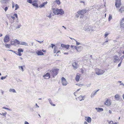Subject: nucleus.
I'll list each match as a JSON object with an SVG mask.
<instances>
[{
    "mask_svg": "<svg viewBox=\"0 0 124 124\" xmlns=\"http://www.w3.org/2000/svg\"><path fill=\"white\" fill-rule=\"evenodd\" d=\"M53 11L55 15H62L64 13V11L62 9H58L57 8H53Z\"/></svg>",
    "mask_w": 124,
    "mask_h": 124,
    "instance_id": "f257e3e1",
    "label": "nucleus"
},
{
    "mask_svg": "<svg viewBox=\"0 0 124 124\" xmlns=\"http://www.w3.org/2000/svg\"><path fill=\"white\" fill-rule=\"evenodd\" d=\"M59 70L58 69H52L50 71V72L53 77L54 78L55 76H56Z\"/></svg>",
    "mask_w": 124,
    "mask_h": 124,
    "instance_id": "f03ea898",
    "label": "nucleus"
},
{
    "mask_svg": "<svg viewBox=\"0 0 124 124\" xmlns=\"http://www.w3.org/2000/svg\"><path fill=\"white\" fill-rule=\"evenodd\" d=\"M105 71L98 68L96 69L95 70V72L96 74L98 75H101L104 73Z\"/></svg>",
    "mask_w": 124,
    "mask_h": 124,
    "instance_id": "7ed1b4c3",
    "label": "nucleus"
},
{
    "mask_svg": "<svg viewBox=\"0 0 124 124\" xmlns=\"http://www.w3.org/2000/svg\"><path fill=\"white\" fill-rule=\"evenodd\" d=\"M121 0H116L115 5L116 8L119 7L121 5Z\"/></svg>",
    "mask_w": 124,
    "mask_h": 124,
    "instance_id": "20e7f679",
    "label": "nucleus"
},
{
    "mask_svg": "<svg viewBox=\"0 0 124 124\" xmlns=\"http://www.w3.org/2000/svg\"><path fill=\"white\" fill-rule=\"evenodd\" d=\"M62 83L63 85L66 86L67 85V82L65 78L63 77L62 78Z\"/></svg>",
    "mask_w": 124,
    "mask_h": 124,
    "instance_id": "39448f33",
    "label": "nucleus"
},
{
    "mask_svg": "<svg viewBox=\"0 0 124 124\" xmlns=\"http://www.w3.org/2000/svg\"><path fill=\"white\" fill-rule=\"evenodd\" d=\"M9 41V35H6L4 38V41L5 43H7Z\"/></svg>",
    "mask_w": 124,
    "mask_h": 124,
    "instance_id": "423d86ee",
    "label": "nucleus"
},
{
    "mask_svg": "<svg viewBox=\"0 0 124 124\" xmlns=\"http://www.w3.org/2000/svg\"><path fill=\"white\" fill-rule=\"evenodd\" d=\"M86 12V10L85 9H82L80 11H78V13L79 14L83 15Z\"/></svg>",
    "mask_w": 124,
    "mask_h": 124,
    "instance_id": "0eeeda50",
    "label": "nucleus"
},
{
    "mask_svg": "<svg viewBox=\"0 0 124 124\" xmlns=\"http://www.w3.org/2000/svg\"><path fill=\"white\" fill-rule=\"evenodd\" d=\"M120 25L121 28H124V18H123L120 20Z\"/></svg>",
    "mask_w": 124,
    "mask_h": 124,
    "instance_id": "6e6552de",
    "label": "nucleus"
},
{
    "mask_svg": "<svg viewBox=\"0 0 124 124\" xmlns=\"http://www.w3.org/2000/svg\"><path fill=\"white\" fill-rule=\"evenodd\" d=\"M74 48L78 52H80L81 51L82 49V47L81 46H78V47L75 46Z\"/></svg>",
    "mask_w": 124,
    "mask_h": 124,
    "instance_id": "1a4fd4ad",
    "label": "nucleus"
},
{
    "mask_svg": "<svg viewBox=\"0 0 124 124\" xmlns=\"http://www.w3.org/2000/svg\"><path fill=\"white\" fill-rule=\"evenodd\" d=\"M91 29V27L90 26H85L84 28V30L86 31H89Z\"/></svg>",
    "mask_w": 124,
    "mask_h": 124,
    "instance_id": "9d476101",
    "label": "nucleus"
},
{
    "mask_svg": "<svg viewBox=\"0 0 124 124\" xmlns=\"http://www.w3.org/2000/svg\"><path fill=\"white\" fill-rule=\"evenodd\" d=\"M45 78L49 79L50 77V74L49 73H47L43 76Z\"/></svg>",
    "mask_w": 124,
    "mask_h": 124,
    "instance_id": "9b49d317",
    "label": "nucleus"
},
{
    "mask_svg": "<svg viewBox=\"0 0 124 124\" xmlns=\"http://www.w3.org/2000/svg\"><path fill=\"white\" fill-rule=\"evenodd\" d=\"M72 65L74 69L75 70L78 68V66L77 63L76 62H73L72 64Z\"/></svg>",
    "mask_w": 124,
    "mask_h": 124,
    "instance_id": "f8f14e48",
    "label": "nucleus"
},
{
    "mask_svg": "<svg viewBox=\"0 0 124 124\" xmlns=\"http://www.w3.org/2000/svg\"><path fill=\"white\" fill-rule=\"evenodd\" d=\"M113 58V60L114 62H116L118 59V56L117 55L114 56Z\"/></svg>",
    "mask_w": 124,
    "mask_h": 124,
    "instance_id": "ddd939ff",
    "label": "nucleus"
},
{
    "mask_svg": "<svg viewBox=\"0 0 124 124\" xmlns=\"http://www.w3.org/2000/svg\"><path fill=\"white\" fill-rule=\"evenodd\" d=\"M36 53L37 55H44L43 53L41 51V50L37 51Z\"/></svg>",
    "mask_w": 124,
    "mask_h": 124,
    "instance_id": "4468645a",
    "label": "nucleus"
},
{
    "mask_svg": "<svg viewBox=\"0 0 124 124\" xmlns=\"http://www.w3.org/2000/svg\"><path fill=\"white\" fill-rule=\"evenodd\" d=\"M99 90V89L97 91H96L95 92H93L92 93L91 95V98H93L94 96L97 94V93Z\"/></svg>",
    "mask_w": 124,
    "mask_h": 124,
    "instance_id": "2eb2a0df",
    "label": "nucleus"
},
{
    "mask_svg": "<svg viewBox=\"0 0 124 124\" xmlns=\"http://www.w3.org/2000/svg\"><path fill=\"white\" fill-rule=\"evenodd\" d=\"M85 120L89 123H90L91 122L92 119L89 116Z\"/></svg>",
    "mask_w": 124,
    "mask_h": 124,
    "instance_id": "dca6fc26",
    "label": "nucleus"
},
{
    "mask_svg": "<svg viewBox=\"0 0 124 124\" xmlns=\"http://www.w3.org/2000/svg\"><path fill=\"white\" fill-rule=\"evenodd\" d=\"M105 104L106 105L108 106H110L111 105V103L110 101L108 99L106 101Z\"/></svg>",
    "mask_w": 124,
    "mask_h": 124,
    "instance_id": "f3484780",
    "label": "nucleus"
},
{
    "mask_svg": "<svg viewBox=\"0 0 124 124\" xmlns=\"http://www.w3.org/2000/svg\"><path fill=\"white\" fill-rule=\"evenodd\" d=\"M85 96H82L80 95L79 97L78 98L79 100L81 101L82 100H83L85 99Z\"/></svg>",
    "mask_w": 124,
    "mask_h": 124,
    "instance_id": "a211bd4d",
    "label": "nucleus"
},
{
    "mask_svg": "<svg viewBox=\"0 0 124 124\" xmlns=\"http://www.w3.org/2000/svg\"><path fill=\"white\" fill-rule=\"evenodd\" d=\"M95 109L97 110V111L98 112H100L101 111H102L103 110L102 108H96Z\"/></svg>",
    "mask_w": 124,
    "mask_h": 124,
    "instance_id": "6ab92c4d",
    "label": "nucleus"
},
{
    "mask_svg": "<svg viewBox=\"0 0 124 124\" xmlns=\"http://www.w3.org/2000/svg\"><path fill=\"white\" fill-rule=\"evenodd\" d=\"M19 44L24 45L25 46H28L27 43L24 42L20 41Z\"/></svg>",
    "mask_w": 124,
    "mask_h": 124,
    "instance_id": "aec40b11",
    "label": "nucleus"
},
{
    "mask_svg": "<svg viewBox=\"0 0 124 124\" xmlns=\"http://www.w3.org/2000/svg\"><path fill=\"white\" fill-rule=\"evenodd\" d=\"M47 2L46 1L45 2H44L42 4H41L39 6V7L40 8H41L43 7H44V6L47 3Z\"/></svg>",
    "mask_w": 124,
    "mask_h": 124,
    "instance_id": "412c9836",
    "label": "nucleus"
},
{
    "mask_svg": "<svg viewBox=\"0 0 124 124\" xmlns=\"http://www.w3.org/2000/svg\"><path fill=\"white\" fill-rule=\"evenodd\" d=\"M9 91L10 93H16V91L14 89L10 88L9 90Z\"/></svg>",
    "mask_w": 124,
    "mask_h": 124,
    "instance_id": "4be33fe9",
    "label": "nucleus"
},
{
    "mask_svg": "<svg viewBox=\"0 0 124 124\" xmlns=\"http://www.w3.org/2000/svg\"><path fill=\"white\" fill-rule=\"evenodd\" d=\"M15 44V45H16V44H19L20 41H19L18 40H17V39H15L14 40V42Z\"/></svg>",
    "mask_w": 124,
    "mask_h": 124,
    "instance_id": "5701e85b",
    "label": "nucleus"
},
{
    "mask_svg": "<svg viewBox=\"0 0 124 124\" xmlns=\"http://www.w3.org/2000/svg\"><path fill=\"white\" fill-rule=\"evenodd\" d=\"M120 97V95L118 94H116L115 96V98L116 99V100L117 101L119 100Z\"/></svg>",
    "mask_w": 124,
    "mask_h": 124,
    "instance_id": "b1692460",
    "label": "nucleus"
},
{
    "mask_svg": "<svg viewBox=\"0 0 124 124\" xmlns=\"http://www.w3.org/2000/svg\"><path fill=\"white\" fill-rule=\"evenodd\" d=\"M124 11V7H122L119 9V12L122 13Z\"/></svg>",
    "mask_w": 124,
    "mask_h": 124,
    "instance_id": "393cba45",
    "label": "nucleus"
},
{
    "mask_svg": "<svg viewBox=\"0 0 124 124\" xmlns=\"http://www.w3.org/2000/svg\"><path fill=\"white\" fill-rule=\"evenodd\" d=\"M80 78V76L79 75H77L75 78V79L76 81L77 82L78 81H79Z\"/></svg>",
    "mask_w": 124,
    "mask_h": 124,
    "instance_id": "a878e982",
    "label": "nucleus"
},
{
    "mask_svg": "<svg viewBox=\"0 0 124 124\" xmlns=\"http://www.w3.org/2000/svg\"><path fill=\"white\" fill-rule=\"evenodd\" d=\"M11 45L10 44H5V46L6 48H10Z\"/></svg>",
    "mask_w": 124,
    "mask_h": 124,
    "instance_id": "bb28decb",
    "label": "nucleus"
},
{
    "mask_svg": "<svg viewBox=\"0 0 124 124\" xmlns=\"http://www.w3.org/2000/svg\"><path fill=\"white\" fill-rule=\"evenodd\" d=\"M32 5L34 6L36 8H38V4L34 2H33L32 4Z\"/></svg>",
    "mask_w": 124,
    "mask_h": 124,
    "instance_id": "cd10ccee",
    "label": "nucleus"
},
{
    "mask_svg": "<svg viewBox=\"0 0 124 124\" xmlns=\"http://www.w3.org/2000/svg\"><path fill=\"white\" fill-rule=\"evenodd\" d=\"M109 33L108 32H106L105 34H104V36L105 37V38L109 34Z\"/></svg>",
    "mask_w": 124,
    "mask_h": 124,
    "instance_id": "c85d7f7f",
    "label": "nucleus"
},
{
    "mask_svg": "<svg viewBox=\"0 0 124 124\" xmlns=\"http://www.w3.org/2000/svg\"><path fill=\"white\" fill-rule=\"evenodd\" d=\"M112 15L110 14L109 15L108 18V20L109 21H110L112 19Z\"/></svg>",
    "mask_w": 124,
    "mask_h": 124,
    "instance_id": "c756f323",
    "label": "nucleus"
},
{
    "mask_svg": "<svg viewBox=\"0 0 124 124\" xmlns=\"http://www.w3.org/2000/svg\"><path fill=\"white\" fill-rule=\"evenodd\" d=\"M18 52H23V50L22 48H19L18 49Z\"/></svg>",
    "mask_w": 124,
    "mask_h": 124,
    "instance_id": "7c9ffc66",
    "label": "nucleus"
},
{
    "mask_svg": "<svg viewBox=\"0 0 124 124\" xmlns=\"http://www.w3.org/2000/svg\"><path fill=\"white\" fill-rule=\"evenodd\" d=\"M55 1L58 5H60L61 4V2L60 0H56Z\"/></svg>",
    "mask_w": 124,
    "mask_h": 124,
    "instance_id": "2f4dec72",
    "label": "nucleus"
},
{
    "mask_svg": "<svg viewBox=\"0 0 124 124\" xmlns=\"http://www.w3.org/2000/svg\"><path fill=\"white\" fill-rule=\"evenodd\" d=\"M15 6L16 7L15 9V10H16L17 9H18L19 8V6L17 4H16Z\"/></svg>",
    "mask_w": 124,
    "mask_h": 124,
    "instance_id": "473e14b6",
    "label": "nucleus"
},
{
    "mask_svg": "<svg viewBox=\"0 0 124 124\" xmlns=\"http://www.w3.org/2000/svg\"><path fill=\"white\" fill-rule=\"evenodd\" d=\"M23 66H19L18 67L19 68V69H20V68L21 69V70L22 71H23Z\"/></svg>",
    "mask_w": 124,
    "mask_h": 124,
    "instance_id": "72a5a7b5",
    "label": "nucleus"
},
{
    "mask_svg": "<svg viewBox=\"0 0 124 124\" xmlns=\"http://www.w3.org/2000/svg\"><path fill=\"white\" fill-rule=\"evenodd\" d=\"M69 47V45H65L64 46V48L68 49Z\"/></svg>",
    "mask_w": 124,
    "mask_h": 124,
    "instance_id": "f704fd0d",
    "label": "nucleus"
},
{
    "mask_svg": "<svg viewBox=\"0 0 124 124\" xmlns=\"http://www.w3.org/2000/svg\"><path fill=\"white\" fill-rule=\"evenodd\" d=\"M124 58V55L122 56L120 58V60H121V61L122 62L123 59Z\"/></svg>",
    "mask_w": 124,
    "mask_h": 124,
    "instance_id": "c9c22d12",
    "label": "nucleus"
},
{
    "mask_svg": "<svg viewBox=\"0 0 124 124\" xmlns=\"http://www.w3.org/2000/svg\"><path fill=\"white\" fill-rule=\"evenodd\" d=\"M48 100H49L50 104L51 105H52V104H53L52 102V101L50 99V98L48 99Z\"/></svg>",
    "mask_w": 124,
    "mask_h": 124,
    "instance_id": "e433bc0d",
    "label": "nucleus"
},
{
    "mask_svg": "<svg viewBox=\"0 0 124 124\" xmlns=\"http://www.w3.org/2000/svg\"><path fill=\"white\" fill-rule=\"evenodd\" d=\"M27 2L30 3H32V0H27Z\"/></svg>",
    "mask_w": 124,
    "mask_h": 124,
    "instance_id": "4c0bfd02",
    "label": "nucleus"
},
{
    "mask_svg": "<svg viewBox=\"0 0 124 124\" xmlns=\"http://www.w3.org/2000/svg\"><path fill=\"white\" fill-rule=\"evenodd\" d=\"M14 42V40H11V43L12 45H15Z\"/></svg>",
    "mask_w": 124,
    "mask_h": 124,
    "instance_id": "58836bf2",
    "label": "nucleus"
},
{
    "mask_svg": "<svg viewBox=\"0 0 124 124\" xmlns=\"http://www.w3.org/2000/svg\"><path fill=\"white\" fill-rule=\"evenodd\" d=\"M2 109H7V110H10V111L11 110V109H9L8 108H6V107H3L2 108Z\"/></svg>",
    "mask_w": 124,
    "mask_h": 124,
    "instance_id": "ea45409f",
    "label": "nucleus"
},
{
    "mask_svg": "<svg viewBox=\"0 0 124 124\" xmlns=\"http://www.w3.org/2000/svg\"><path fill=\"white\" fill-rule=\"evenodd\" d=\"M108 123L109 124H113V121H111L108 122Z\"/></svg>",
    "mask_w": 124,
    "mask_h": 124,
    "instance_id": "a19ab883",
    "label": "nucleus"
},
{
    "mask_svg": "<svg viewBox=\"0 0 124 124\" xmlns=\"http://www.w3.org/2000/svg\"><path fill=\"white\" fill-rule=\"evenodd\" d=\"M21 26L20 24L19 25H18L17 26V27H16V29L19 28H20Z\"/></svg>",
    "mask_w": 124,
    "mask_h": 124,
    "instance_id": "79ce46f5",
    "label": "nucleus"
},
{
    "mask_svg": "<svg viewBox=\"0 0 124 124\" xmlns=\"http://www.w3.org/2000/svg\"><path fill=\"white\" fill-rule=\"evenodd\" d=\"M75 41H76V45H79L80 44V43H79L76 40H75Z\"/></svg>",
    "mask_w": 124,
    "mask_h": 124,
    "instance_id": "37998d69",
    "label": "nucleus"
},
{
    "mask_svg": "<svg viewBox=\"0 0 124 124\" xmlns=\"http://www.w3.org/2000/svg\"><path fill=\"white\" fill-rule=\"evenodd\" d=\"M13 16H15L16 18H17L18 16H17V15L16 14H15V13L13 15Z\"/></svg>",
    "mask_w": 124,
    "mask_h": 124,
    "instance_id": "c03bdc74",
    "label": "nucleus"
},
{
    "mask_svg": "<svg viewBox=\"0 0 124 124\" xmlns=\"http://www.w3.org/2000/svg\"><path fill=\"white\" fill-rule=\"evenodd\" d=\"M6 78V77H2L1 78V80H3Z\"/></svg>",
    "mask_w": 124,
    "mask_h": 124,
    "instance_id": "a18cd8bd",
    "label": "nucleus"
},
{
    "mask_svg": "<svg viewBox=\"0 0 124 124\" xmlns=\"http://www.w3.org/2000/svg\"><path fill=\"white\" fill-rule=\"evenodd\" d=\"M6 114H7L6 113H3L2 114H0L2 115L3 116H6Z\"/></svg>",
    "mask_w": 124,
    "mask_h": 124,
    "instance_id": "49530a36",
    "label": "nucleus"
},
{
    "mask_svg": "<svg viewBox=\"0 0 124 124\" xmlns=\"http://www.w3.org/2000/svg\"><path fill=\"white\" fill-rule=\"evenodd\" d=\"M56 49L55 48H54V53H55L56 52Z\"/></svg>",
    "mask_w": 124,
    "mask_h": 124,
    "instance_id": "de8ad7c7",
    "label": "nucleus"
},
{
    "mask_svg": "<svg viewBox=\"0 0 124 124\" xmlns=\"http://www.w3.org/2000/svg\"><path fill=\"white\" fill-rule=\"evenodd\" d=\"M8 9V8L7 7H6L5 8L4 10L5 12H6L7 10Z\"/></svg>",
    "mask_w": 124,
    "mask_h": 124,
    "instance_id": "09e8293b",
    "label": "nucleus"
},
{
    "mask_svg": "<svg viewBox=\"0 0 124 124\" xmlns=\"http://www.w3.org/2000/svg\"><path fill=\"white\" fill-rule=\"evenodd\" d=\"M65 45L63 44H61V47H64Z\"/></svg>",
    "mask_w": 124,
    "mask_h": 124,
    "instance_id": "8fccbe9b",
    "label": "nucleus"
},
{
    "mask_svg": "<svg viewBox=\"0 0 124 124\" xmlns=\"http://www.w3.org/2000/svg\"><path fill=\"white\" fill-rule=\"evenodd\" d=\"M122 62H121V61L120 62L119 64L118 65V67H119L121 65Z\"/></svg>",
    "mask_w": 124,
    "mask_h": 124,
    "instance_id": "3c124183",
    "label": "nucleus"
},
{
    "mask_svg": "<svg viewBox=\"0 0 124 124\" xmlns=\"http://www.w3.org/2000/svg\"><path fill=\"white\" fill-rule=\"evenodd\" d=\"M51 16V14H50L48 16H47V17H48L49 18H50Z\"/></svg>",
    "mask_w": 124,
    "mask_h": 124,
    "instance_id": "603ef678",
    "label": "nucleus"
},
{
    "mask_svg": "<svg viewBox=\"0 0 124 124\" xmlns=\"http://www.w3.org/2000/svg\"><path fill=\"white\" fill-rule=\"evenodd\" d=\"M18 55H19V56H21L22 55V54L21 53V52H18Z\"/></svg>",
    "mask_w": 124,
    "mask_h": 124,
    "instance_id": "864d4df0",
    "label": "nucleus"
},
{
    "mask_svg": "<svg viewBox=\"0 0 124 124\" xmlns=\"http://www.w3.org/2000/svg\"><path fill=\"white\" fill-rule=\"evenodd\" d=\"M36 41L37 42H39V43H41L43 41H38V40H36Z\"/></svg>",
    "mask_w": 124,
    "mask_h": 124,
    "instance_id": "5fc2aeb1",
    "label": "nucleus"
},
{
    "mask_svg": "<svg viewBox=\"0 0 124 124\" xmlns=\"http://www.w3.org/2000/svg\"><path fill=\"white\" fill-rule=\"evenodd\" d=\"M51 45H52V48H53V47L54 46H55V45L53 44H51Z\"/></svg>",
    "mask_w": 124,
    "mask_h": 124,
    "instance_id": "6e6d98bb",
    "label": "nucleus"
},
{
    "mask_svg": "<svg viewBox=\"0 0 124 124\" xmlns=\"http://www.w3.org/2000/svg\"><path fill=\"white\" fill-rule=\"evenodd\" d=\"M11 18L13 20H14L15 19V16H11Z\"/></svg>",
    "mask_w": 124,
    "mask_h": 124,
    "instance_id": "4d7b16f0",
    "label": "nucleus"
},
{
    "mask_svg": "<svg viewBox=\"0 0 124 124\" xmlns=\"http://www.w3.org/2000/svg\"><path fill=\"white\" fill-rule=\"evenodd\" d=\"M80 3H83L84 4V5H85V2H84V1H80Z\"/></svg>",
    "mask_w": 124,
    "mask_h": 124,
    "instance_id": "13d9d810",
    "label": "nucleus"
},
{
    "mask_svg": "<svg viewBox=\"0 0 124 124\" xmlns=\"http://www.w3.org/2000/svg\"><path fill=\"white\" fill-rule=\"evenodd\" d=\"M24 124H29L28 122L25 121L24 122Z\"/></svg>",
    "mask_w": 124,
    "mask_h": 124,
    "instance_id": "bf43d9fd",
    "label": "nucleus"
},
{
    "mask_svg": "<svg viewBox=\"0 0 124 124\" xmlns=\"http://www.w3.org/2000/svg\"><path fill=\"white\" fill-rule=\"evenodd\" d=\"M79 14H76V16L77 17H79Z\"/></svg>",
    "mask_w": 124,
    "mask_h": 124,
    "instance_id": "052dcab7",
    "label": "nucleus"
},
{
    "mask_svg": "<svg viewBox=\"0 0 124 124\" xmlns=\"http://www.w3.org/2000/svg\"><path fill=\"white\" fill-rule=\"evenodd\" d=\"M108 42V41L107 40L106 41H105V42L104 43H103V45H105V43H107Z\"/></svg>",
    "mask_w": 124,
    "mask_h": 124,
    "instance_id": "680f3d73",
    "label": "nucleus"
},
{
    "mask_svg": "<svg viewBox=\"0 0 124 124\" xmlns=\"http://www.w3.org/2000/svg\"><path fill=\"white\" fill-rule=\"evenodd\" d=\"M33 42H31V45L30 44V45L31 46H33Z\"/></svg>",
    "mask_w": 124,
    "mask_h": 124,
    "instance_id": "e2e57ef3",
    "label": "nucleus"
},
{
    "mask_svg": "<svg viewBox=\"0 0 124 124\" xmlns=\"http://www.w3.org/2000/svg\"><path fill=\"white\" fill-rule=\"evenodd\" d=\"M13 52L14 53L16 54L17 55H18V54L17 53V52H16L15 51H14V52Z\"/></svg>",
    "mask_w": 124,
    "mask_h": 124,
    "instance_id": "0e129e2a",
    "label": "nucleus"
},
{
    "mask_svg": "<svg viewBox=\"0 0 124 124\" xmlns=\"http://www.w3.org/2000/svg\"><path fill=\"white\" fill-rule=\"evenodd\" d=\"M36 107L37 108H39V107L38 105H37V103L36 104Z\"/></svg>",
    "mask_w": 124,
    "mask_h": 124,
    "instance_id": "69168bd1",
    "label": "nucleus"
},
{
    "mask_svg": "<svg viewBox=\"0 0 124 124\" xmlns=\"http://www.w3.org/2000/svg\"><path fill=\"white\" fill-rule=\"evenodd\" d=\"M109 113L110 114H111L112 113V112H111V111L110 110H109Z\"/></svg>",
    "mask_w": 124,
    "mask_h": 124,
    "instance_id": "338daca9",
    "label": "nucleus"
},
{
    "mask_svg": "<svg viewBox=\"0 0 124 124\" xmlns=\"http://www.w3.org/2000/svg\"><path fill=\"white\" fill-rule=\"evenodd\" d=\"M84 124H88V123L85 121L84 122Z\"/></svg>",
    "mask_w": 124,
    "mask_h": 124,
    "instance_id": "774afa93",
    "label": "nucleus"
}]
</instances>
